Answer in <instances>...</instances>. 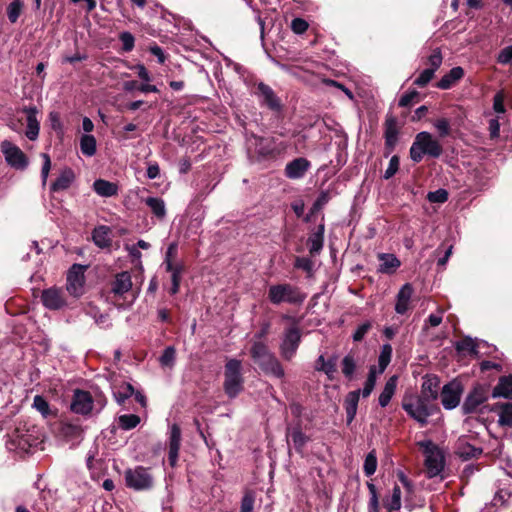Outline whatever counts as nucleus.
<instances>
[{
    "label": "nucleus",
    "instance_id": "nucleus-48",
    "mask_svg": "<svg viewBox=\"0 0 512 512\" xmlns=\"http://www.w3.org/2000/svg\"><path fill=\"white\" fill-rule=\"evenodd\" d=\"M251 353L255 361H257L259 364L262 360L265 361L272 355L268 352L266 345L260 342H257L252 346Z\"/></svg>",
    "mask_w": 512,
    "mask_h": 512
},
{
    "label": "nucleus",
    "instance_id": "nucleus-16",
    "mask_svg": "<svg viewBox=\"0 0 512 512\" xmlns=\"http://www.w3.org/2000/svg\"><path fill=\"white\" fill-rule=\"evenodd\" d=\"M43 305L50 310H60L67 305L65 293L58 288L45 289L42 292Z\"/></svg>",
    "mask_w": 512,
    "mask_h": 512
},
{
    "label": "nucleus",
    "instance_id": "nucleus-2",
    "mask_svg": "<svg viewBox=\"0 0 512 512\" xmlns=\"http://www.w3.org/2000/svg\"><path fill=\"white\" fill-rule=\"evenodd\" d=\"M443 153L440 142L426 131L416 134L410 147V158L414 163H420L426 155L431 158H439Z\"/></svg>",
    "mask_w": 512,
    "mask_h": 512
},
{
    "label": "nucleus",
    "instance_id": "nucleus-3",
    "mask_svg": "<svg viewBox=\"0 0 512 512\" xmlns=\"http://www.w3.org/2000/svg\"><path fill=\"white\" fill-rule=\"evenodd\" d=\"M306 296V293L296 285L279 283L269 287L267 298L273 305H280L282 303L301 305L305 301Z\"/></svg>",
    "mask_w": 512,
    "mask_h": 512
},
{
    "label": "nucleus",
    "instance_id": "nucleus-22",
    "mask_svg": "<svg viewBox=\"0 0 512 512\" xmlns=\"http://www.w3.org/2000/svg\"><path fill=\"white\" fill-rule=\"evenodd\" d=\"M464 75L465 71L461 66L453 67L436 83V87L441 90L451 89Z\"/></svg>",
    "mask_w": 512,
    "mask_h": 512
},
{
    "label": "nucleus",
    "instance_id": "nucleus-15",
    "mask_svg": "<svg viewBox=\"0 0 512 512\" xmlns=\"http://www.w3.org/2000/svg\"><path fill=\"white\" fill-rule=\"evenodd\" d=\"M301 341V333L298 327L292 326L285 332V337L281 345L282 355L290 360L295 354Z\"/></svg>",
    "mask_w": 512,
    "mask_h": 512
},
{
    "label": "nucleus",
    "instance_id": "nucleus-9",
    "mask_svg": "<svg viewBox=\"0 0 512 512\" xmlns=\"http://www.w3.org/2000/svg\"><path fill=\"white\" fill-rule=\"evenodd\" d=\"M251 136L254 140V142L251 143V145H254L253 157H255L257 162L274 160L280 155V150L276 147L273 139L256 136L254 134Z\"/></svg>",
    "mask_w": 512,
    "mask_h": 512
},
{
    "label": "nucleus",
    "instance_id": "nucleus-30",
    "mask_svg": "<svg viewBox=\"0 0 512 512\" xmlns=\"http://www.w3.org/2000/svg\"><path fill=\"white\" fill-rule=\"evenodd\" d=\"M360 399V390H355L350 393L345 398L344 407L347 415V422L351 423L357 413V407Z\"/></svg>",
    "mask_w": 512,
    "mask_h": 512
},
{
    "label": "nucleus",
    "instance_id": "nucleus-62",
    "mask_svg": "<svg viewBox=\"0 0 512 512\" xmlns=\"http://www.w3.org/2000/svg\"><path fill=\"white\" fill-rule=\"evenodd\" d=\"M62 433L65 436H71L75 439H82V430L79 426L65 424L62 427Z\"/></svg>",
    "mask_w": 512,
    "mask_h": 512
},
{
    "label": "nucleus",
    "instance_id": "nucleus-11",
    "mask_svg": "<svg viewBox=\"0 0 512 512\" xmlns=\"http://www.w3.org/2000/svg\"><path fill=\"white\" fill-rule=\"evenodd\" d=\"M84 266L73 264L67 274V291L74 297H80L84 292Z\"/></svg>",
    "mask_w": 512,
    "mask_h": 512
},
{
    "label": "nucleus",
    "instance_id": "nucleus-25",
    "mask_svg": "<svg viewBox=\"0 0 512 512\" xmlns=\"http://www.w3.org/2000/svg\"><path fill=\"white\" fill-rule=\"evenodd\" d=\"M110 234L111 230L108 226L100 225L93 229L92 240L94 244L101 249L109 248L112 244Z\"/></svg>",
    "mask_w": 512,
    "mask_h": 512
},
{
    "label": "nucleus",
    "instance_id": "nucleus-33",
    "mask_svg": "<svg viewBox=\"0 0 512 512\" xmlns=\"http://www.w3.org/2000/svg\"><path fill=\"white\" fill-rule=\"evenodd\" d=\"M259 365L266 373L272 374L277 378H281L284 376V370L280 362L273 355L268 357L265 361L262 360Z\"/></svg>",
    "mask_w": 512,
    "mask_h": 512
},
{
    "label": "nucleus",
    "instance_id": "nucleus-53",
    "mask_svg": "<svg viewBox=\"0 0 512 512\" xmlns=\"http://www.w3.org/2000/svg\"><path fill=\"white\" fill-rule=\"evenodd\" d=\"M449 193L445 189H437L427 194V200L431 203H444L448 200Z\"/></svg>",
    "mask_w": 512,
    "mask_h": 512
},
{
    "label": "nucleus",
    "instance_id": "nucleus-36",
    "mask_svg": "<svg viewBox=\"0 0 512 512\" xmlns=\"http://www.w3.org/2000/svg\"><path fill=\"white\" fill-rule=\"evenodd\" d=\"M240 366V362L235 359L226 362V384H240Z\"/></svg>",
    "mask_w": 512,
    "mask_h": 512
},
{
    "label": "nucleus",
    "instance_id": "nucleus-12",
    "mask_svg": "<svg viewBox=\"0 0 512 512\" xmlns=\"http://www.w3.org/2000/svg\"><path fill=\"white\" fill-rule=\"evenodd\" d=\"M399 136V127L398 121L395 116L392 114H387L385 122H384V139H385V150L384 156L387 157L390 155L398 142Z\"/></svg>",
    "mask_w": 512,
    "mask_h": 512
},
{
    "label": "nucleus",
    "instance_id": "nucleus-17",
    "mask_svg": "<svg viewBox=\"0 0 512 512\" xmlns=\"http://www.w3.org/2000/svg\"><path fill=\"white\" fill-rule=\"evenodd\" d=\"M310 168L311 162L308 159L298 157L286 164L284 174L288 179L297 180L303 178Z\"/></svg>",
    "mask_w": 512,
    "mask_h": 512
},
{
    "label": "nucleus",
    "instance_id": "nucleus-42",
    "mask_svg": "<svg viewBox=\"0 0 512 512\" xmlns=\"http://www.w3.org/2000/svg\"><path fill=\"white\" fill-rule=\"evenodd\" d=\"M442 62H443V56H442L441 50H440V48H436L433 50L431 55H429L426 58L424 64L428 66L427 69H432L433 72L435 73L442 65Z\"/></svg>",
    "mask_w": 512,
    "mask_h": 512
},
{
    "label": "nucleus",
    "instance_id": "nucleus-4",
    "mask_svg": "<svg viewBox=\"0 0 512 512\" xmlns=\"http://www.w3.org/2000/svg\"><path fill=\"white\" fill-rule=\"evenodd\" d=\"M418 445L422 448L425 456L427 476L429 478L438 476L444 468V456L442 452L431 440L420 441Z\"/></svg>",
    "mask_w": 512,
    "mask_h": 512
},
{
    "label": "nucleus",
    "instance_id": "nucleus-26",
    "mask_svg": "<svg viewBox=\"0 0 512 512\" xmlns=\"http://www.w3.org/2000/svg\"><path fill=\"white\" fill-rule=\"evenodd\" d=\"M324 224L318 225L316 230L309 236L307 240V245L309 247V252L311 255L319 254L323 248L324 243Z\"/></svg>",
    "mask_w": 512,
    "mask_h": 512
},
{
    "label": "nucleus",
    "instance_id": "nucleus-55",
    "mask_svg": "<svg viewBox=\"0 0 512 512\" xmlns=\"http://www.w3.org/2000/svg\"><path fill=\"white\" fill-rule=\"evenodd\" d=\"M399 165H400V157L398 155H393L389 161V165H388L387 169L385 170L383 178L385 180L392 178L399 170Z\"/></svg>",
    "mask_w": 512,
    "mask_h": 512
},
{
    "label": "nucleus",
    "instance_id": "nucleus-20",
    "mask_svg": "<svg viewBox=\"0 0 512 512\" xmlns=\"http://www.w3.org/2000/svg\"><path fill=\"white\" fill-rule=\"evenodd\" d=\"M22 112L26 115V137L35 141L39 136L40 122L38 120V109L35 106L24 107Z\"/></svg>",
    "mask_w": 512,
    "mask_h": 512
},
{
    "label": "nucleus",
    "instance_id": "nucleus-51",
    "mask_svg": "<svg viewBox=\"0 0 512 512\" xmlns=\"http://www.w3.org/2000/svg\"><path fill=\"white\" fill-rule=\"evenodd\" d=\"M435 73L432 69H424L419 76L414 80L413 84L419 88L426 87L434 78Z\"/></svg>",
    "mask_w": 512,
    "mask_h": 512
},
{
    "label": "nucleus",
    "instance_id": "nucleus-6",
    "mask_svg": "<svg viewBox=\"0 0 512 512\" xmlns=\"http://www.w3.org/2000/svg\"><path fill=\"white\" fill-rule=\"evenodd\" d=\"M339 371L346 382H356L363 375L364 360L352 349L340 361Z\"/></svg>",
    "mask_w": 512,
    "mask_h": 512
},
{
    "label": "nucleus",
    "instance_id": "nucleus-14",
    "mask_svg": "<svg viewBox=\"0 0 512 512\" xmlns=\"http://www.w3.org/2000/svg\"><path fill=\"white\" fill-rule=\"evenodd\" d=\"M71 410L83 416L89 415L94 408V401L89 392L76 389L70 404Z\"/></svg>",
    "mask_w": 512,
    "mask_h": 512
},
{
    "label": "nucleus",
    "instance_id": "nucleus-49",
    "mask_svg": "<svg viewBox=\"0 0 512 512\" xmlns=\"http://www.w3.org/2000/svg\"><path fill=\"white\" fill-rule=\"evenodd\" d=\"M420 101V93L417 90H411L404 93L398 102L400 107H410L413 103Z\"/></svg>",
    "mask_w": 512,
    "mask_h": 512
},
{
    "label": "nucleus",
    "instance_id": "nucleus-57",
    "mask_svg": "<svg viewBox=\"0 0 512 512\" xmlns=\"http://www.w3.org/2000/svg\"><path fill=\"white\" fill-rule=\"evenodd\" d=\"M166 271L171 273L172 283H180L183 271V266L181 264L174 265L173 262H168Z\"/></svg>",
    "mask_w": 512,
    "mask_h": 512
},
{
    "label": "nucleus",
    "instance_id": "nucleus-34",
    "mask_svg": "<svg viewBox=\"0 0 512 512\" xmlns=\"http://www.w3.org/2000/svg\"><path fill=\"white\" fill-rule=\"evenodd\" d=\"M455 349L459 354L462 355L469 354L473 356H478L477 344L469 336H466L461 340L457 341L455 343Z\"/></svg>",
    "mask_w": 512,
    "mask_h": 512
},
{
    "label": "nucleus",
    "instance_id": "nucleus-21",
    "mask_svg": "<svg viewBox=\"0 0 512 512\" xmlns=\"http://www.w3.org/2000/svg\"><path fill=\"white\" fill-rule=\"evenodd\" d=\"M462 392V386H442L440 397L443 407L447 410L456 408Z\"/></svg>",
    "mask_w": 512,
    "mask_h": 512
},
{
    "label": "nucleus",
    "instance_id": "nucleus-27",
    "mask_svg": "<svg viewBox=\"0 0 512 512\" xmlns=\"http://www.w3.org/2000/svg\"><path fill=\"white\" fill-rule=\"evenodd\" d=\"M142 202H144L147 207L150 209L151 213L160 221L164 220L166 217V205L162 198L160 197H146L142 198Z\"/></svg>",
    "mask_w": 512,
    "mask_h": 512
},
{
    "label": "nucleus",
    "instance_id": "nucleus-28",
    "mask_svg": "<svg viewBox=\"0 0 512 512\" xmlns=\"http://www.w3.org/2000/svg\"><path fill=\"white\" fill-rule=\"evenodd\" d=\"M75 179L72 169L65 168L61 171L57 179L51 185V191L58 192L68 189Z\"/></svg>",
    "mask_w": 512,
    "mask_h": 512
},
{
    "label": "nucleus",
    "instance_id": "nucleus-59",
    "mask_svg": "<svg viewBox=\"0 0 512 512\" xmlns=\"http://www.w3.org/2000/svg\"><path fill=\"white\" fill-rule=\"evenodd\" d=\"M395 387L396 386H384V390L379 396V405L381 407H386L389 404L395 394Z\"/></svg>",
    "mask_w": 512,
    "mask_h": 512
},
{
    "label": "nucleus",
    "instance_id": "nucleus-41",
    "mask_svg": "<svg viewBox=\"0 0 512 512\" xmlns=\"http://www.w3.org/2000/svg\"><path fill=\"white\" fill-rule=\"evenodd\" d=\"M139 423L140 417L135 414H124L118 417V426L125 431L135 428Z\"/></svg>",
    "mask_w": 512,
    "mask_h": 512
},
{
    "label": "nucleus",
    "instance_id": "nucleus-64",
    "mask_svg": "<svg viewBox=\"0 0 512 512\" xmlns=\"http://www.w3.org/2000/svg\"><path fill=\"white\" fill-rule=\"evenodd\" d=\"M512 61V46H507L503 48L498 57L497 62L500 64H509Z\"/></svg>",
    "mask_w": 512,
    "mask_h": 512
},
{
    "label": "nucleus",
    "instance_id": "nucleus-37",
    "mask_svg": "<svg viewBox=\"0 0 512 512\" xmlns=\"http://www.w3.org/2000/svg\"><path fill=\"white\" fill-rule=\"evenodd\" d=\"M81 152L88 157L96 153V139L93 135L84 134L80 139Z\"/></svg>",
    "mask_w": 512,
    "mask_h": 512
},
{
    "label": "nucleus",
    "instance_id": "nucleus-47",
    "mask_svg": "<svg viewBox=\"0 0 512 512\" xmlns=\"http://www.w3.org/2000/svg\"><path fill=\"white\" fill-rule=\"evenodd\" d=\"M32 406L45 418L53 414L46 399L40 395L34 397Z\"/></svg>",
    "mask_w": 512,
    "mask_h": 512
},
{
    "label": "nucleus",
    "instance_id": "nucleus-38",
    "mask_svg": "<svg viewBox=\"0 0 512 512\" xmlns=\"http://www.w3.org/2000/svg\"><path fill=\"white\" fill-rule=\"evenodd\" d=\"M392 346L390 344H383L381 347L380 355L378 357V372H384L392 358Z\"/></svg>",
    "mask_w": 512,
    "mask_h": 512
},
{
    "label": "nucleus",
    "instance_id": "nucleus-23",
    "mask_svg": "<svg viewBox=\"0 0 512 512\" xmlns=\"http://www.w3.org/2000/svg\"><path fill=\"white\" fill-rule=\"evenodd\" d=\"M414 289L410 283L404 284L397 294L395 304V311L398 314L404 315L409 309V302L413 295Z\"/></svg>",
    "mask_w": 512,
    "mask_h": 512
},
{
    "label": "nucleus",
    "instance_id": "nucleus-44",
    "mask_svg": "<svg viewBox=\"0 0 512 512\" xmlns=\"http://www.w3.org/2000/svg\"><path fill=\"white\" fill-rule=\"evenodd\" d=\"M116 390H113L114 397L119 404H124L127 399L133 397L134 386H115Z\"/></svg>",
    "mask_w": 512,
    "mask_h": 512
},
{
    "label": "nucleus",
    "instance_id": "nucleus-19",
    "mask_svg": "<svg viewBox=\"0 0 512 512\" xmlns=\"http://www.w3.org/2000/svg\"><path fill=\"white\" fill-rule=\"evenodd\" d=\"M181 443V430L177 424H173L169 430L168 437V462L171 467H175L178 461L179 449Z\"/></svg>",
    "mask_w": 512,
    "mask_h": 512
},
{
    "label": "nucleus",
    "instance_id": "nucleus-29",
    "mask_svg": "<svg viewBox=\"0 0 512 512\" xmlns=\"http://www.w3.org/2000/svg\"><path fill=\"white\" fill-rule=\"evenodd\" d=\"M93 190L101 197H112L118 194V185L116 183L97 179L93 183Z\"/></svg>",
    "mask_w": 512,
    "mask_h": 512
},
{
    "label": "nucleus",
    "instance_id": "nucleus-40",
    "mask_svg": "<svg viewBox=\"0 0 512 512\" xmlns=\"http://www.w3.org/2000/svg\"><path fill=\"white\" fill-rule=\"evenodd\" d=\"M256 493L246 490L241 499L240 512H255Z\"/></svg>",
    "mask_w": 512,
    "mask_h": 512
},
{
    "label": "nucleus",
    "instance_id": "nucleus-39",
    "mask_svg": "<svg viewBox=\"0 0 512 512\" xmlns=\"http://www.w3.org/2000/svg\"><path fill=\"white\" fill-rule=\"evenodd\" d=\"M330 200V194L328 191H321L317 199L310 208L309 214L305 217V221H310V216L318 213Z\"/></svg>",
    "mask_w": 512,
    "mask_h": 512
},
{
    "label": "nucleus",
    "instance_id": "nucleus-13",
    "mask_svg": "<svg viewBox=\"0 0 512 512\" xmlns=\"http://www.w3.org/2000/svg\"><path fill=\"white\" fill-rule=\"evenodd\" d=\"M339 356L336 353L321 354L314 363V369L323 372L328 380H336L338 370Z\"/></svg>",
    "mask_w": 512,
    "mask_h": 512
},
{
    "label": "nucleus",
    "instance_id": "nucleus-8",
    "mask_svg": "<svg viewBox=\"0 0 512 512\" xmlns=\"http://www.w3.org/2000/svg\"><path fill=\"white\" fill-rule=\"evenodd\" d=\"M0 149L7 165L11 168L23 171L28 167L29 160L27 156L16 144L9 140H3Z\"/></svg>",
    "mask_w": 512,
    "mask_h": 512
},
{
    "label": "nucleus",
    "instance_id": "nucleus-54",
    "mask_svg": "<svg viewBox=\"0 0 512 512\" xmlns=\"http://www.w3.org/2000/svg\"><path fill=\"white\" fill-rule=\"evenodd\" d=\"M372 323L370 321H365L362 324H360L355 332L352 335V339L354 342H361L366 334L371 330Z\"/></svg>",
    "mask_w": 512,
    "mask_h": 512
},
{
    "label": "nucleus",
    "instance_id": "nucleus-31",
    "mask_svg": "<svg viewBox=\"0 0 512 512\" xmlns=\"http://www.w3.org/2000/svg\"><path fill=\"white\" fill-rule=\"evenodd\" d=\"M498 411V424L503 427H512V403H497L493 408Z\"/></svg>",
    "mask_w": 512,
    "mask_h": 512
},
{
    "label": "nucleus",
    "instance_id": "nucleus-32",
    "mask_svg": "<svg viewBox=\"0 0 512 512\" xmlns=\"http://www.w3.org/2000/svg\"><path fill=\"white\" fill-rule=\"evenodd\" d=\"M402 491L398 485H395L390 495H387L383 499V506L387 510L399 511L402 506L401 502Z\"/></svg>",
    "mask_w": 512,
    "mask_h": 512
},
{
    "label": "nucleus",
    "instance_id": "nucleus-10",
    "mask_svg": "<svg viewBox=\"0 0 512 512\" xmlns=\"http://www.w3.org/2000/svg\"><path fill=\"white\" fill-rule=\"evenodd\" d=\"M489 395L490 392L487 386H474L462 404L463 413L472 414L478 412L480 406L488 400Z\"/></svg>",
    "mask_w": 512,
    "mask_h": 512
},
{
    "label": "nucleus",
    "instance_id": "nucleus-50",
    "mask_svg": "<svg viewBox=\"0 0 512 512\" xmlns=\"http://www.w3.org/2000/svg\"><path fill=\"white\" fill-rule=\"evenodd\" d=\"M176 350L173 346H168L164 349L159 361L164 367H171L175 362Z\"/></svg>",
    "mask_w": 512,
    "mask_h": 512
},
{
    "label": "nucleus",
    "instance_id": "nucleus-60",
    "mask_svg": "<svg viewBox=\"0 0 512 512\" xmlns=\"http://www.w3.org/2000/svg\"><path fill=\"white\" fill-rule=\"evenodd\" d=\"M294 267L310 274L313 270V262L307 257H296Z\"/></svg>",
    "mask_w": 512,
    "mask_h": 512
},
{
    "label": "nucleus",
    "instance_id": "nucleus-52",
    "mask_svg": "<svg viewBox=\"0 0 512 512\" xmlns=\"http://www.w3.org/2000/svg\"><path fill=\"white\" fill-rule=\"evenodd\" d=\"M291 440L295 446V448L300 451L307 442V437L301 431L300 428H295L290 433Z\"/></svg>",
    "mask_w": 512,
    "mask_h": 512
},
{
    "label": "nucleus",
    "instance_id": "nucleus-1",
    "mask_svg": "<svg viewBox=\"0 0 512 512\" xmlns=\"http://www.w3.org/2000/svg\"><path fill=\"white\" fill-rule=\"evenodd\" d=\"M440 386H422L421 394L406 393L402 400V408L416 420L421 426L428 422V417L433 415L438 407L435 400L438 397Z\"/></svg>",
    "mask_w": 512,
    "mask_h": 512
},
{
    "label": "nucleus",
    "instance_id": "nucleus-46",
    "mask_svg": "<svg viewBox=\"0 0 512 512\" xmlns=\"http://www.w3.org/2000/svg\"><path fill=\"white\" fill-rule=\"evenodd\" d=\"M377 469V456L374 450L370 451L364 460L363 471L366 476H372Z\"/></svg>",
    "mask_w": 512,
    "mask_h": 512
},
{
    "label": "nucleus",
    "instance_id": "nucleus-45",
    "mask_svg": "<svg viewBox=\"0 0 512 512\" xmlns=\"http://www.w3.org/2000/svg\"><path fill=\"white\" fill-rule=\"evenodd\" d=\"M23 2L21 0H13L7 7V16L11 23H16L23 10Z\"/></svg>",
    "mask_w": 512,
    "mask_h": 512
},
{
    "label": "nucleus",
    "instance_id": "nucleus-63",
    "mask_svg": "<svg viewBox=\"0 0 512 512\" xmlns=\"http://www.w3.org/2000/svg\"><path fill=\"white\" fill-rule=\"evenodd\" d=\"M512 386H495L491 396L493 398L504 397L512 399Z\"/></svg>",
    "mask_w": 512,
    "mask_h": 512
},
{
    "label": "nucleus",
    "instance_id": "nucleus-18",
    "mask_svg": "<svg viewBox=\"0 0 512 512\" xmlns=\"http://www.w3.org/2000/svg\"><path fill=\"white\" fill-rule=\"evenodd\" d=\"M132 277L130 272L122 271L117 273L111 282L110 291L118 298L124 297L132 289Z\"/></svg>",
    "mask_w": 512,
    "mask_h": 512
},
{
    "label": "nucleus",
    "instance_id": "nucleus-35",
    "mask_svg": "<svg viewBox=\"0 0 512 512\" xmlns=\"http://www.w3.org/2000/svg\"><path fill=\"white\" fill-rule=\"evenodd\" d=\"M456 453L459 457L467 460L480 455L482 453V449L471 445L467 441L460 440L457 445Z\"/></svg>",
    "mask_w": 512,
    "mask_h": 512
},
{
    "label": "nucleus",
    "instance_id": "nucleus-43",
    "mask_svg": "<svg viewBox=\"0 0 512 512\" xmlns=\"http://www.w3.org/2000/svg\"><path fill=\"white\" fill-rule=\"evenodd\" d=\"M367 488L370 495L368 512H380L379 497L376 486L372 482H367Z\"/></svg>",
    "mask_w": 512,
    "mask_h": 512
},
{
    "label": "nucleus",
    "instance_id": "nucleus-58",
    "mask_svg": "<svg viewBox=\"0 0 512 512\" xmlns=\"http://www.w3.org/2000/svg\"><path fill=\"white\" fill-rule=\"evenodd\" d=\"M119 39L122 43V49L125 52H130L134 48L135 38L130 32H122L119 36Z\"/></svg>",
    "mask_w": 512,
    "mask_h": 512
},
{
    "label": "nucleus",
    "instance_id": "nucleus-24",
    "mask_svg": "<svg viewBox=\"0 0 512 512\" xmlns=\"http://www.w3.org/2000/svg\"><path fill=\"white\" fill-rule=\"evenodd\" d=\"M378 259L381 261L378 272L383 274H393L401 266L400 260L394 254L379 253Z\"/></svg>",
    "mask_w": 512,
    "mask_h": 512
},
{
    "label": "nucleus",
    "instance_id": "nucleus-61",
    "mask_svg": "<svg viewBox=\"0 0 512 512\" xmlns=\"http://www.w3.org/2000/svg\"><path fill=\"white\" fill-rule=\"evenodd\" d=\"M505 94L504 92L498 91L493 98V109L496 113H505L506 109L504 106Z\"/></svg>",
    "mask_w": 512,
    "mask_h": 512
},
{
    "label": "nucleus",
    "instance_id": "nucleus-56",
    "mask_svg": "<svg viewBox=\"0 0 512 512\" xmlns=\"http://www.w3.org/2000/svg\"><path fill=\"white\" fill-rule=\"evenodd\" d=\"M440 137H447L451 134V128L449 120L446 118H439L434 123Z\"/></svg>",
    "mask_w": 512,
    "mask_h": 512
},
{
    "label": "nucleus",
    "instance_id": "nucleus-5",
    "mask_svg": "<svg viewBox=\"0 0 512 512\" xmlns=\"http://www.w3.org/2000/svg\"><path fill=\"white\" fill-rule=\"evenodd\" d=\"M253 95L257 98L261 107L268 109L274 114H281L283 112L284 104L281 98L268 84L264 82L256 83L254 85Z\"/></svg>",
    "mask_w": 512,
    "mask_h": 512
},
{
    "label": "nucleus",
    "instance_id": "nucleus-7",
    "mask_svg": "<svg viewBox=\"0 0 512 512\" xmlns=\"http://www.w3.org/2000/svg\"><path fill=\"white\" fill-rule=\"evenodd\" d=\"M125 484L135 491L149 490L153 487V476L148 468L136 466L124 472Z\"/></svg>",
    "mask_w": 512,
    "mask_h": 512
}]
</instances>
